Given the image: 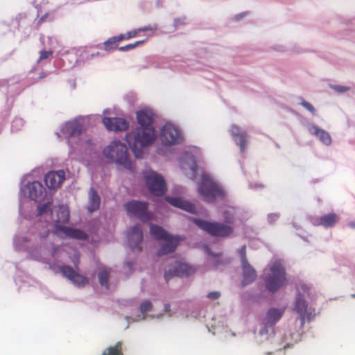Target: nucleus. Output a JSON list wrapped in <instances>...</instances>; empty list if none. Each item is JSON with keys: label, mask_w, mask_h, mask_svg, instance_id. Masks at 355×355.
<instances>
[{"label": "nucleus", "mask_w": 355, "mask_h": 355, "mask_svg": "<svg viewBox=\"0 0 355 355\" xmlns=\"http://www.w3.org/2000/svg\"><path fill=\"white\" fill-rule=\"evenodd\" d=\"M136 116L139 126L128 132L125 139L135 156L139 158L143 148L155 140V130L153 125L155 114L152 110L144 108L137 112Z\"/></svg>", "instance_id": "f257e3e1"}, {"label": "nucleus", "mask_w": 355, "mask_h": 355, "mask_svg": "<svg viewBox=\"0 0 355 355\" xmlns=\"http://www.w3.org/2000/svg\"><path fill=\"white\" fill-rule=\"evenodd\" d=\"M103 155L110 162H114L123 168L132 171V164L130 160L127 147L119 141H113L103 150Z\"/></svg>", "instance_id": "f03ea898"}, {"label": "nucleus", "mask_w": 355, "mask_h": 355, "mask_svg": "<svg viewBox=\"0 0 355 355\" xmlns=\"http://www.w3.org/2000/svg\"><path fill=\"white\" fill-rule=\"evenodd\" d=\"M150 233L156 240H162L165 242L161 245L160 249L157 253L158 257L173 252L180 241L178 236L170 235L165 230L158 225H150Z\"/></svg>", "instance_id": "7ed1b4c3"}, {"label": "nucleus", "mask_w": 355, "mask_h": 355, "mask_svg": "<svg viewBox=\"0 0 355 355\" xmlns=\"http://www.w3.org/2000/svg\"><path fill=\"white\" fill-rule=\"evenodd\" d=\"M264 282L266 288L272 293L286 284V270L280 262L275 261L269 267Z\"/></svg>", "instance_id": "20e7f679"}, {"label": "nucleus", "mask_w": 355, "mask_h": 355, "mask_svg": "<svg viewBox=\"0 0 355 355\" xmlns=\"http://www.w3.org/2000/svg\"><path fill=\"white\" fill-rule=\"evenodd\" d=\"M192 221L202 230L210 236L220 238L230 236L234 232L232 226L216 221H207L202 219L193 218Z\"/></svg>", "instance_id": "39448f33"}, {"label": "nucleus", "mask_w": 355, "mask_h": 355, "mask_svg": "<svg viewBox=\"0 0 355 355\" xmlns=\"http://www.w3.org/2000/svg\"><path fill=\"white\" fill-rule=\"evenodd\" d=\"M198 192L208 202H214L217 198H223L225 196L223 189L206 175L202 177Z\"/></svg>", "instance_id": "423d86ee"}, {"label": "nucleus", "mask_w": 355, "mask_h": 355, "mask_svg": "<svg viewBox=\"0 0 355 355\" xmlns=\"http://www.w3.org/2000/svg\"><path fill=\"white\" fill-rule=\"evenodd\" d=\"M56 268L59 269L60 272H62L64 277L69 279L75 286L78 287H83L89 282L88 279L85 276L80 275L69 266H49V268L55 271V272H56Z\"/></svg>", "instance_id": "0eeeda50"}, {"label": "nucleus", "mask_w": 355, "mask_h": 355, "mask_svg": "<svg viewBox=\"0 0 355 355\" xmlns=\"http://www.w3.org/2000/svg\"><path fill=\"white\" fill-rule=\"evenodd\" d=\"M146 182L150 193L155 196H162L166 191L165 181L155 171H149L145 175Z\"/></svg>", "instance_id": "6e6552de"}, {"label": "nucleus", "mask_w": 355, "mask_h": 355, "mask_svg": "<svg viewBox=\"0 0 355 355\" xmlns=\"http://www.w3.org/2000/svg\"><path fill=\"white\" fill-rule=\"evenodd\" d=\"M128 214L133 215L143 222L150 220L152 214L148 211V203L137 200H132L125 205Z\"/></svg>", "instance_id": "1a4fd4ad"}, {"label": "nucleus", "mask_w": 355, "mask_h": 355, "mask_svg": "<svg viewBox=\"0 0 355 355\" xmlns=\"http://www.w3.org/2000/svg\"><path fill=\"white\" fill-rule=\"evenodd\" d=\"M160 137L165 146L178 144L182 139L180 130L171 123H166L162 127Z\"/></svg>", "instance_id": "9d476101"}, {"label": "nucleus", "mask_w": 355, "mask_h": 355, "mask_svg": "<svg viewBox=\"0 0 355 355\" xmlns=\"http://www.w3.org/2000/svg\"><path fill=\"white\" fill-rule=\"evenodd\" d=\"M293 310L300 315L302 327L304 326L306 320L309 322L315 316V310L309 308L306 302L300 297L296 299Z\"/></svg>", "instance_id": "9b49d317"}, {"label": "nucleus", "mask_w": 355, "mask_h": 355, "mask_svg": "<svg viewBox=\"0 0 355 355\" xmlns=\"http://www.w3.org/2000/svg\"><path fill=\"white\" fill-rule=\"evenodd\" d=\"M194 272L192 267L178 261H175L173 266H170L164 272V278L166 282L173 277L189 276Z\"/></svg>", "instance_id": "f8f14e48"}, {"label": "nucleus", "mask_w": 355, "mask_h": 355, "mask_svg": "<svg viewBox=\"0 0 355 355\" xmlns=\"http://www.w3.org/2000/svg\"><path fill=\"white\" fill-rule=\"evenodd\" d=\"M128 243L134 252H141V243L143 240V232L140 225H135L127 232Z\"/></svg>", "instance_id": "ddd939ff"}, {"label": "nucleus", "mask_w": 355, "mask_h": 355, "mask_svg": "<svg viewBox=\"0 0 355 355\" xmlns=\"http://www.w3.org/2000/svg\"><path fill=\"white\" fill-rule=\"evenodd\" d=\"M103 123L108 130L114 132L124 131L129 127V122L120 117H104Z\"/></svg>", "instance_id": "4468645a"}, {"label": "nucleus", "mask_w": 355, "mask_h": 355, "mask_svg": "<svg viewBox=\"0 0 355 355\" xmlns=\"http://www.w3.org/2000/svg\"><path fill=\"white\" fill-rule=\"evenodd\" d=\"M65 180L64 171H50L44 176V182L49 189H55Z\"/></svg>", "instance_id": "2eb2a0df"}, {"label": "nucleus", "mask_w": 355, "mask_h": 355, "mask_svg": "<svg viewBox=\"0 0 355 355\" xmlns=\"http://www.w3.org/2000/svg\"><path fill=\"white\" fill-rule=\"evenodd\" d=\"M29 198L35 201H40L44 197L46 190L39 181L29 182L26 185Z\"/></svg>", "instance_id": "dca6fc26"}, {"label": "nucleus", "mask_w": 355, "mask_h": 355, "mask_svg": "<svg viewBox=\"0 0 355 355\" xmlns=\"http://www.w3.org/2000/svg\"><path fill=\"white\" fill-rule=\"evenodd\" d=\"M83 131V124L78 120L69 121L62 128V132L68 137L78 136Z\"/></svg>", "instance_id": "f3484780"}, {"label": "nucleus", "mask_w": 355, "mask_h": 355, "mask_svg": "<svg viewBox=\"0 0 355 355\" xmlns=\"http://www.w3.org/2000/svg\"><path fill=\"white\" fill-rule=\"evenodd\" d=\"M166 200L174 207L180 208L189 213L194 214L196 211V207L193 204L184 200L180 198L166 197Z\"/></svg>", "instance_id": "a211bd4d"}, {"label": "nucleus", "mask_w": 355, "mask_h": 355, "mask_svg": "<svg viewBox=\"0 0 355 355\" xmlns=\"http://www.w3.org/2000/svg\"><path fill=\"white\" fill-rule=\"evenodd\" d=\"M55 227L58 232H62L63 234H64L65 236L69 238L76 239L79 240H85L87 238V235L86 234V233L81 230L64 227L60 225H56Z\"/></svg>", "instance_id": "6ab92c4d"}, {"label": "nucleus", "mask_w": 355, "mask_h": 355, "mask_svg": "<svg viewBox=\"0 0 355 355\" xmlns=\"http://www.w3.org/2000/svg\"><path fill=\"white\" fill-rule=\"evenodd\" d=\"M243 270V286H245L253 282L257 277L255 270L250 266L248 262L241 263Z\"/></svg>", "instance_id": "aec40b11"}, {"label": "nucleus", "mask_w": 355, "mask_h": 355, "mask_svg": "<svg viewBox=\"0 0 355 355\" xmlns=\"http://www.w3.org/2000/svg\"><path fill=\"white\" fill-rule=\"evenodd\" d=\"M230 132L234 139H239L238 144L240 146V150L241 152H244L247 144V133L241 132L239 127L236 125H232Z\"/></svg>", "instance_id": "412c9836"}, {"label": "nucleus", "mask_w": 355, "mask_h": 355, "mask_svg": "<svg viewBox=\"0 0 355 355\" xmlns=\"http://www.w3.org/2000/svg\"><path fill=\"white\" fill-rule=\"evenodd\" d=\"M284 313V309H270L266 315V324L268 326H272L280 320Z\"/></svg>", "instance_id": "4be33fe9"}, {"label": "nucleus", "mask_w": 355, "mask_h": 355, "mask_svg": "<svg viewBox=\"0 0 355 355\" xmlns=\"http://www.w3.org/2000/svg\"><path fill=\"white\" fill-rule=\"evenodd\" d=\"M101 198L94 189L91 188L89 192L88 211L92 213L98 210L100 207Z\"/></svg>", "instance_id": "5701e85b"}, {"label": "nucleus", "mask_w": 355, "mask_h": 355, "mask_svg": "<svg viewBox=\"0 0 355 355\" xmlns=\"http://www.w3.org/2000/svg\"><path fill=\"white\" fill-rule=\"evenodd\" d=\"M310 132L318 137L324 144L329 146L331 143V138L329 134L324 130L320 129L316 125H312L309 130Z\"/></svg>", "instance_id": "b1692460"}, {"label": "nucleus", "mask_w": 355, "mask_h": 355, "mask_svg": "<svg viewBox=\"0 0 355 355\" xmlns=\"http://www.w3.org/2000/svg\"><path fill=\"white\" fill-rule=\"evenodd\" d=\"M337 214L331 213L321 216L318 220V225L326 228L333 227L338 221Z\"/></svg>", "instance_id": "393cba45"}, {"label": "nucleus", "mask_w": 355, "mask_h": 355, "mask_svg": "<svg viewBox=\"0 0 355 355\" xmlns=\"http://www.w3.org/2000/svg\"><path fill=\"white\" fill-rule=\"evenodd\" d=\"M69 211L68 209L63 206H59L58 209V216L55 221L57 223L65 224L69 221Z\"/></svg>", "instance_id": "a878e982"}, {"label": "nucleus", "mask_w": 355, "mask_h": 355, "mask_svg": "<svg viewBox=\"0 0 355 355\" xmlns=\"http://www.w3.org/2000/svg\"><path fill=\"white\" fill-rule=\"evenodd\" d=\"M110 278V272L106 269H102L98 273L99 283L101 286L108 287V280Z\"/></svg>", "instance_id": "bb28decb"}, {"label": "nucleus", "mask_w": 355, "mask_h": 355, "mask_svg": "<svg viewBox=\"0 0 355 355\" xmlns=\"http://www.w3.org/2000/svg\"><path fill=\"white\" fill-rule=\"evenodd\" d=\"M121 348L119 344L110 347L104 351L102 355H122Z\"/></svg>", "instance_id": "cd10ccee"}, {"label": "nucleus", "mask_w": 355, "mask_h": 355, "mask_svg": "<svg viewBox=\"0 0 355 355\" xmlns=\"http://www.w3.org/2000/svg\"><path fill=\"white\" fill-rule=\"evenodd\" d=\"M103 46H104V49L107 51H109L116 49L118 46V44H117V42H116L115 38H114L112 37L111 38H109L107 40H106L103 43Z\"/></svg>", "instance_id": "c85d7f7f"}, {"label": "nucleus", "mask_w": 355, "mask_h": 355, "mask_svg": "<svg viewBox=\"0 0 355 355\" xmlns=\"http://www.w3.org/2000/svg\"><path fill=\"white\" fill-rule=\"evenodd\" d=\"M223 218L224 221L225 222V224H232L234 221V214L230 211H225L223 213Z\"/></svg>", "instance_id": "c756f323"}, {"label": "nucleus", "mask_w": 355, "mask_h": 355, "mask_svg": "<svg viewBox=\"0 0 355 355\" xmlns=\"http://www.w3.org/2000/svg\"><path fill=\"white\" fill-rule=\"evenodd\" d=\"M51 202H47L45 204L40 205L37 206V212L39 215H42L43 214L46 213L51 207Z\"/></svg>", "instance_id": "7c9ffc66"}, {"label": "nucleus", "mask_w": 355, "mask_h": 355, "mask_svg": "<svg viewBox=\"0 0 355 355\" xmlns=\"http://www.w3.org/2000/svg\"><path fill=\"white\" fill-rule=\"evenodd\" d=\"M144 42H145V40H140V41H137L133 44H128V45H125L123 46H121L119 48V50L121 51H129V50L133 49L134 48L137 47V46H139L140 44H142Z\"/></svg>", "instance_id": "2f4dec72"}, {"label": "nucleus", "mask_w": 355, "mask_h": 355, "mask_svg": "<svg viewBox=\"0 0 355 355\" xmlns=\"http://www.w3.org/2000/svg\"><path fill=\"white\" fill-rule=\"evenodd\" d=\"M151 309H152V303L148 300L144 301L140 305V311L143 314L148 312L149 311L151 310Z\"/></svg>", "instance_id": "473e14b6"}, {"label": "nucleus", "mask_w": 355, "mask_h": 355, "mask_svg": "<svg viewBox=\"0 0 355 355\" xmlns=\"http://www.w3.org/2000/svg\"><path fill=\"white\" fill-rule=\"evenodd\" d=\"M297 290L300 293L302 292L303 293H307L309 294V291L310 290V288L308 285H306L304 283L300 282L297 285Z\"/></svg>", "instance_id": "72a5a7b5"}, {"label": "nucleus", "mask_w": 355, "mask_h": 355, "mask_svg": "<svg viewBox=\"0 0 355 355\" xmlns=\"http://www.w3.org/2000/svg\"><path fill=\"white\" fill-rule=\"evenodd\" d=\"M301 105H302V106H303L305 109H306L308 111H309L313 114H315V110L314 107L310 103H309L302 98Z\"/></svg>", "instance_id": "f704fd0d"}, {"label": "nucleus", "mask_w": 355, "mask_h": 355, "mask_svg": "<svg viewBox=\"0 0 355 355\" xmlns=\"http://www.w3.org/2000/svg\"><path fill=\"white\" fill-rule=\"evenodd\" d=\"M53 51H41L40 53V58L39 61L47 59L49 56L52 55Z\"/></svg>", "instance_id": "c9c22d12"}, {"label": "nucleus", "mask_w": 355, "mask_h": 355, "mask_svg": "<svg viewBox=\"0 0 355 355\" xmlns=\"http://www.w3.org/2000/svg\"><path fill=\"white\" fill-rule=\"evenodd\" d=\"M240 255H241V263L248 262V259H247V256H246V246L245 245L242 246L241 251H240Z\"/></svg>", "instance_id": "e433bc0d"}, {"label": "nucleus", "mask_w": 355, "mask_h": 355, "mask_svg": "<svg viewBox=\"0 0 355 355\" xmlns=\"http://www.w3.org/2000/svg\"><path fill=\"white\" fill-rule=\"evenodd\" d=\"M220 296V292L211 291L207 294V297L209 298V300H217L218 298H219Z\"/></svg>", "instance_id": "4c0bfd02"}, {"label": "nucleus", "mask_w": 355, "mask_h": 355, "mask_svg": "<svg viewBox=\"0 0 355 355\" xmlns=\"http://www.w3.org/2000/svg\"><path fill=\"white\" fill-rule=\"evenodd\" d=\"M333 89L339 93L345 92L349 90V87L340 85L334 86Z\"/></svg>", "instance_id": "58836bf2"}, {"label": "nucleus", "mask_w": 355, "mask_h": 355, "mask_svg": "<svg viewBox=\"0 0 355 355\" xmlns=\"http://www.w3.org/2000/svg\"><path fill=\"white\" fill-rule=\"evenodd\" d=\"M137 29H138V32H145V31H148L156 30L157 27H156V26H144V27L139 28Z\"/></svg>", "instance_id": "ea45409f"}, {"label": "nucleus", "mask_w": 355, "mask_h": 355, "mask_svg": "<svg viewBox=\"0 0 355 355\" xmlns=\"http://www.w3.org/2000/svg\"><path fill=\"white\" fill-rule=\"evenodd\" d=\"M138 29L137 30H133V31H129L126 34H125V36H126V39L128 40V39H130V38H132V37H136V35H137L138 33Z\"/></svg>", "instance_id": "a19ab883"}, {"label": "nucleus", "mask_w": 355, "mask_h": 355, "mask_svg": "<svg viewBox=\"0 0 355 355\" xmlns=\"http://www.w3.org/2000/svg\"><path fill=\"white\" fill-rule=\"evenodd\" d=\"M114 38H115L116 40V42L118 43L119 42H121L125 39H126V36H125V34L123 35V34H121L118 36H116V37H113Z\"/></svg>", "instance_id": "79ce46f5"}, {"label": "nucleus", "mask_w": 355, "mask_h": 355, "mask_svg": "<svg viewBox=\"0 0 355 355\" xmlns=\"http://www.w3.org/2000/svg\"><path fill=\"white\" fill-rule=\"evenodd\" d=\"M207 252L209 253V254H210L211 256H212L214 258H217L220 256V254H216L213 253L212 252H211V250L209 249H207Z\"/></svg>", "instance_id": "37998d69"}, {"label": "nucleus", "mask_w": 355, "mask_h": 355, "mask_svg": "<svg viewBox=\"0 0 355 355\" xmlns=\"http://www.w3.org/2000/svg\"><path fill=\"white\" fill-rule=\"evenodd\" d=\"M164 311L166 313H169L171 311V306L169 304H164Z\"/></svg>", "instance_id": "c03bdc74"}, {"label": "nucleus", "mask_w": 355, "mask_h": 355, "mask_svg": "<svg viewBox=\"0 0 355 355\" xmlns=\"http://www.w3.org/2000/svg\"><path fill=\"white\" fill-rule=\"evenodd\" d=\"M78 262H79V259L77 258L76 260H73V264L75 265V267L76 268L77 270H78Z\"/></svg>", "instance_id": "a18cd8bd"}, {"label": "nucleus", "mask_w": 355, "mask_h": 355, "mask_svg": "<svg viewBox=\"0 0 355 355\" xmlns=\"http://www.w3.org/2000/svg\"><path fill=\"white\" fill-rule=\"evenodd\" d=\"M196 168H197V165H196V164L194 162V163L193 164L192 166L191 167V170L193 173H195V172H196Z\"/></svg>", "instance_id": "49530a36"}, {"label": "nucleus", "mask_w": 355, "mask_h": 355, "mask_svg": "<svg viewBox=\"0 0 355 355\" xmlns=\"http://www.w3.org/2000/svg\"><path fill=\"white\" fill-rule=\"evenodd\" d=\"M57 250H58V247L57 246H53V251H52V253H51L52 257L55 256Z\"/></svg>", "instance_id": "de8ad7c7"}, {"label": "nucleus", "mask_w": 355, "mask_h": 355, "mask_svg": "<svg viewBox=\"0 0 355 355\" xmlns=\"http://www.w3.org/2000/svg\"><path fill=\"white\" fill-rule=\"evenodd\" d=\"M126 264H127V266H128V268H130V269H131V268H132V266H133V264H132V262H127V263H126Z\"/></svg>", "instance_id": "09e8293b"}, {"label": "nucleus", "mask_w": 355, "mask_h": 355, "mask_svg": "<svg viewBox=\"0 0 355 355\" xmlns=\"http://www.w3.org/2000/svg\"><path fill=\"white\" fill-rule=\"evenodd\" d=\"M277 218V215H272V216H270L269 218Z\"/></svg>", "instance_id": "8fccbe9b"}, {"label": "nucleus", "mask_w": 355, "mask_h": 355, "mask_svg": "<svg viewBox=\"0 0 355 355\" xmlns=\"http://www.w3.org/2000/svg\"><path fill=\"white\" fill-rule=\"evenodd\" d=\"M220 263V261H219L216 262V265H218Z\"/></svg>", "instance_id": "3c124183"}, {"label": "nucleus", "mask_w": 355, "mask_h": 355, "mask_svg": "<svg viewBox=\"0 0 355 355\" xmlns=\"http://www.w3.org/2000/svg\"><path fill=\"white\" fill-rule=\"evenodd\" d=\"M352 227H355V224H352Z\"/></svg>", "instance_id": "603ef678"}]
</instances>
